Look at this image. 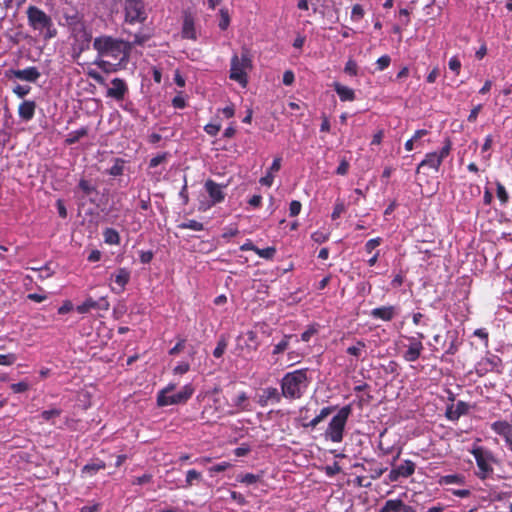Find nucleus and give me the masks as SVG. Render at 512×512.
Masks as SVG:
<instances>
[{
    "label": "nucleus",
    "instance_id": "f03ea898",
    "mask_svg": "<svg viewBox=\"0 0 512 512\" xmlns=\"http://www.w3.org/2000/svg\"><path fill=\"white\" fill-rule=\"evenodd\" d=\"M309 380L304 369L287 373L281 381V390L285 398L299 399L307 390Z\"/></svg>",
    "mask_w": 512,
    "mask_h": 512
},
{
    "label": "nucleus",
    "instance_id": "c756f323",
    "mask_svg": "<svg viewBox=\"0 0 512 512\" xmlns=\"http://www.w3.org/2000/svg\"><path fill=\"white\" fill-rule=\"evenodd\" d=\"M331 413V408L330 407H325L323 408L320 413L314 417L310 423L308 424V426L314 428L316 427L320 422H322L329 414Z\"/></svg>",
    "mask_w": 512,
    "mask_h": 512
},
{
    "label": "nucleus",
    "instance_id": "338daca9",
    "mask_svg": "<svg viewBox=\"0 0 512 512\" xmlns=\"http://www.w3.org/2000/svg\"><path fill=\"white\" fill-rule=\"evenodd\" d=\"M281 168V158L280 157H276L274 160H273V163L272 165L270 166L268 172H271V174H275L277 173Z\"/></svg>",
    "mask_w": 512,
    "mask_h": 512
},
{
    "label": "nucleus",
    "instance_id": "4468645a",
    "mask_svg": "<svg viewBox=\"0 0 512 512\" xmlns=\"http://www.w3.org/2000/svg\"><path fill=\"white\" fill-rule=\"evenodd\" d=\"M12 75L22 81L35 82L40 77V72L35 67H28L22 70H12Z\"/></svg>",
    "mask_w": 512,
    "mask_h": 512
},
{
    "label": "nucleus",
    "instance_id": "bb28decb",
    "mask_svg": "<svg viewBox=\"0 0 512 512\" xmlns=\"http://www.w3.org/2000/svg\"><path fill=\"white\" fill-rule=\"evenodd\" d=\"M104 241L110 245H116L120 241L118 232L114 229L108 228L103 233Z\"/></svg>",
    "mask_w": 512,
    "mask_h": 512
},
{
    "label": "nucleus",
    "instance_id": "473e14b6",
    "mask_svg": "<svg viewBox=\"0 0 512 512\" xmlns=\"http://www.w3.org/2000/svg\"><path fill=\"white\" fill-rule=\"evenodd\" d=\"M259 479H260V476L252 474V473H246V474H243V475H239L237 477V480L239 482L247 484V485L256 483L257 481H259Z\"/></svg>",
    "mask_w": 512,
    "mask_h": 512
},
{
    "label": "nucleus",
    "instance_id": "dca6fc26",
    "mask_svg": "<svg viewBox=\"0 0 512 512\" xmlns=\"http://www.w3.org/2000/svg\"><path fill=\"white\" fill-rule=\"evenodd\" d=\"M370 315L373 318L381 319L383 321H390L396 315V308L394 306L374 308Z\"/></svg>",
    "mask_w": 512,
    "mask_h": 512
},
{
    "label": "nucleus",
    "instance_id": "8fccbe9b",
    "mask_svg": "<svg viewBox=\"0 0 512 512\" xmlns=\"http://www.w3.org/2000/svg\"><path fill=\"white\" fill-rule=\"evenodd\" d=\"M226 347H227V344H226L225 340H220L218 342L216 348L213 351V355L216 358H220L224 354Z\"/></svg>",
    "mask_w": 512,
    "mask_h": 512
},
{
    "label": "nucleus",
    "instance_id": "f3484780",
    "mask_svg": "<svg viewBox=\"0 0 512 512\" xmlns=\"http://www.w3.org/2000/svg\"><path fill=\"white\" fill-rule=\"evenodd\" d=\"M36 104L34 101H24L19 105L18 114L24 121H29L34 117Z\"/></svg>",
    "mask_w": 512,
    "mask_h": 512
},
{
    "label": "nucleus",
    "instance_id": "e433bc0d",
    "mask_svg": "<svg viewBox=\"0 0 512 512\" xmlns=\"http://www.w3.org/2000/svg\"><path fill=\"white\" fill-rule=\"evenodd\" d=\"M344 72L350 76H355L358 73V65L355 60L349 59L344 67Z\"/></svg>",
    "mask_w": 512,
    "mask_h": 512
},
{
    "label": "nucleus",
    "instance_id": "9b49d317",
    "mask_svg": "<svg viewBox=\"0 0 512 512\" xmlns=\"http://www.w3.org/2000/svg\"><path fill=\"white\" fill-rule=\"evenodd\" d=\"M127 92L128 87L125 81L120 78H114L111 81V87L107 90V96L117 101H121L124 99Z\"/></svg>",
    "mask_w": 512,
    "mask_h": 512
},
{
    "label": "nucleus",
    "instance_id": "37998d69",
    "mask_svg": "<svg viewBox=\"0 0 512 512\" xmlns=\"http://www.w3.org/2000/svg\"><path fill=\"white\" fill-rule=\"evenodd\" d=\"M448 66L451 71L455 72L456 74H459L461 69V62L457 56H453L452 58H450Z\"/></svg>",
    "mask_w": 512,
    "mask_h": 512
},
{
    "label": "nucleus",
    "instance_id": "58836bf2",
    "mask_svg": "<svg viewBox=\"0 0 512 512\" xmlns=\"http://www.w3.org/2000/svg\"><path fill=\"white\" fill-rule=\"evenodd\" d=\"M31 269L33 271L39 272L40 279L49 278L54 274V271L48 265H45L44 267H41V268H31Z\"/></svg>",
    "mask_w": 512,
    "mask_h": 512
},
{
    "label": "nucleus",
    "instance_id": "1a4fd4ad",
    "mask_svg": "<svg viewBox=\"0 0 512 512\" xmlns=\"http://www.w3.org/2000/svg\"><path fill=\"white\" fill-rule=\"evenodd\" d=\"M418 337H408L409 344L407 346V350L403 354V358L407 362H414L416 361L422 351H423V344L421 342V339L424 338V335L422 333L417 334Z\"/></svg>",
    "mask_w": 512,
    "mask_h": 512
},
{
    "label": "nucleus",
    "instance_id": "c9c22d12",
    "mask_svg": "<svg viewBox=\"0 0 512 512\" xmlns=\"http://www.w3.org/2000/svg\"><path fill=\"white\" fill-rule=\"evenodd\" d=\"M81 28V33L79 34V37H74L77 41L88 44L92 38L91 32L85 27L83 24Z\"/></svg>",
    "mask_w": 512,
    "mask_h": 512
},
{
    "label": "nucleus",
    "instance_id": "393cba45",
    "mask_svg": "<svg viewBox=\"0 0 512 512\" xmlns=\"http://www.w3.org/2000/svg\"><path fill=\"white\" fill-rule=\"evenodd\" d=\"M403 478L411 476L415 471V463L411 460H405L396 467Z\"/></svg>",
    "mask_w": 512,
    "mask_h": 512
},
{
    "label": "nucleus",
    "instance_id": "79ce46f5",
    "mask_svg": "<svg viewBox=\"0 0 512 512\" xmlns=\"http://www.w3.org/2000/svg\"><path fill=\"white\" fill-rule=\"evenodd\" d=\"M382 242V239L380 237L373 238L367 241L365 244V250L367 253H372V251L378 247Z\"/></svg>",
    "mask_w": 512,
    "mask_h": 512
},
{
    "label": "nucleus",
    "instance_id": "5fc2aeb1",
    "mask_svg": "<svg viewBox=\"0 0 512 512\" xmlns=\"http://www.w3.org/2000/svg\"><path fill=\"white\" fill-rule=\"evenodd\" d=\"M220 14H221V19L219 22V27L222 30H225L229 26L230 18H229L227 11H225V10H221Z\"/></svg>",
    "mask_w": 512,
    "mask_h": 512
},
{
    "label": "nucleus",
    "instance_id": "13d9d810",
    "mask_svg": "<svg viewBox=\"0 0 512 512\" xmlns=\"http://www.w3.org/2000/svg\"><path fill=\"white\" fill-rule=\"evenodd\" d=\"M231 466L230 463L228 462H222V463H219V464H216L214 466H212L209 471L211 473L215 472V473H218V472H222V471H225L227 470L229 467Z\"/></svg>",
    "mask_w": 512,
    "mask_h": 512
},
{
    "label": "nucleus",
    "instance_id": "a878e982",
    "mask_svg": "<svg viewBox=\"0 0 512 512\" xmlns=\"http://www.w3.org/2000/svg\"><path fill=\"white\" fill-rule=\"evenodd\" d=\"M104 468H105V463L103 461L88 463L83 467L82 473L87 476H93L99 470L104 469Z\"/></svg>",
    "mask_w": 512,
    "mask_h": 512
},
{
    "label": "nucleus",
    "instance_id": "72a5a7b5",
    "mask_svg": "<svg viewBox=\"0 0 512 512\" xmlns=\"http://www.w3.org/2000/svg\"><path fill=\"white\" fill-rule=\"evenodd\" d=\"M30 383L27 380L20 381L18 383H14L10 386L11 390L14 393H23L30 389Z\"/></svg>",
    "mask_w": 512,
    "mask_h": 512
},
{
    "label": "nucleus",
    "instance_id": "a211bd4d",
    "mask_svg": "<svg viewBox=\"0 0 512 512\" xmlns=\"http://www.w3.org/2000/svg\"><path fill=\"white\" fill-rule=\"evenodd\" d=\"M442 161L443 159L440 158L437 152L428 153L418 165L417 172H419L420 168L425 166L438 170Z\"/></svg>",
    "mask_w": 512,
    "mask_h": 512
},
{
    "label": "nucleus",
    "instance_id": "4c0bfd02",
    "mask_svg": "<svg viewBox=\"0 0 512 512\" xmlns=\"http://www.w3.org/2000/svg\"><path fill=\"white\" fill-rule=\"evenodd\" d=\"M364 16V9L361 5L359 4H356L352 7V11H351V20L353 22H357L359 21L360 19H362Z\"/></svg>",
    "mask_w": 512,
    "mask_h": 512
},
{
    "label": "nucleus",
    "instance_id": "412c9836",
    "mask_svg": "<svg viewBox=\"0 0 512 512\" xmlns=\"http://www.w3.org/2000/svg\"><path fill=\"white\" fill-rule=\"evenodd\" d=\"M182 37L186 39H197V34L194 27V21L190 16H186L182 27Z\"/></svg>",
    "mask_w": 512,
    "mask_h": 512
},
{
    "label": "nucleus",
    "instance_id": "3c124183",
    "mask_svg": "<svg viewBox=\"0 0 512 512\" xmlns=\"http://www.w3.org/2000/svg\"><path fill=\"white\" fill-rule=\"evenodd\" d=\"M86 133H87V131L84 128H82L78 131L72 132L69 134V138L67 139V141L69 143H74L77 140H79L81 137H83Z\"/></svg>",
    "mask_w": 512,
    "mask_h": 512
},
{
    "label": "nucleus",
    "instance_id": "7ed1b4c3",
    "mask_svg": "<svg viewBox=\"0 0 512 512\" xmlns=\"http://www.w3.org/2000/svg\"><path fill=\"white\" fill-rule=\"evenodd\" d=\"M27 18L29 25L34 30L44 33L45 39H51L56 36L57 30L53 25L52 19L38 7L29 6L27 8Z\"/></svg>",
    "mask_w": 512,
    "mask_h": 512
},
{
    "label": "nucleus",
    "instance_id": "f704fd0d",
    "mask_svg": "<svg viewBox=\"0 0 512 512\" xmlns=\"http://www.w3.org/2000/svg\"><path fill=\"white\" fill-rule=\"evenodd\" d=\"M17 360V356L14 353L0 354V365L11 366Z\"/></svg>",
    "mask_w": 512,
    "mask_h": 512
},
{
    "label": "nucleus",
    "instance_id": "0e129e2a",
    "mask_svg": "<svg viewBox=\"0 0 512 512\" xmlns=\"http://www.w3.org/2000/svg\"><path fill=\"white\" fill-rule=\"evenodd\" d=\"M150 480H151V475L144 474V475H142L140 477L134 478L133 481H132V484H134V485H143V484L148 483Z\"/></svg>",
    "mask_w": 512,
    "mask_h": 512
},
{
    "label": "nucleus",
    "instance_id": "6e6552de",
    "mask_svg": "<svg viewBox=\"0 0 512 512\" xmlns=\"http://www.w3.org/2000/svg\"><path fill=\"white\" fill-rule=\"evenodd\" d=\"M125 18L131 24L145 20V12L141 0H125Z\"/></svg>",
    "mask_w": 512,
    "mask_h": 512
},
{
    "label": "nucleus",
    "instance_id": "774afa93",
    "mask_svg": "<svg viewBox=\"0 0 512 512\" xmlns=\"http://www.w3.org/2000/svg\"><path fill=\"white\" fill-rule=\"evenodd\" d=\"M273 180H274V175L271 174V172H267V174L264 177H262L259 182L262 185L270 187L273 183Z\"/></svg>",
    "mask_w": 512,
    "mask_h": 512
},
{
    "label": "nucleus",
    "instance_id": "20e7f679",
    "mask_svg": "<svg viewBox=\"0 0 512 512\" xmlns=\"http://www.w3.org/2000/svg\"><path fill=\"white\" fill-rule=\"evenodd\" d=\"M175 384H169L157 396L158 406H169L182 404L188 401L194 393V387L191 384L185 385L179 392L173 393Z\"/></svg>",
    "mask_w": 512,
    "mask_h": 512
},
{
    "label": "nucleus",
    "instance_id": "2f4dec72",
    "mask_svg": "<svg viewBox=\"0 0 512 512\" xmlns=\"http://www.w3.org/2000/svg\"><path fill=\"white\" fill-rule=\"evenodd\" d=\"M255 253L261 258L272 259L276 253V249L274 247H267L264 249L257 247V249H255Z\"/></svg>",
    "mask_w": 512,
    "mask_h": 512
},
{
    "label": "nucleus",
    "instance_id": "680f3d73",
    "mask_svg": "<svg viewBox=\"0 0 512 512\" xmlns=\"http://www.w3.org/2000/svg\"><path fill=\"white\" fill-rule=\"evenodd\" d=\"M340 466L337 463L325 467V473L332 477L340 472Z\"/></svg>",
    "mask_w": 512,
    "mask_h": 512
},
{
    "label": "nucleus",
    "instance_id": "ddd939ff",
    "mask_svg": "<svg viewBox=\"0 0 512 512\" xmlns=\"http://www.w3.org/2000/svg\"><path fill=\"white\" fill-rule=\"evenodd\" d=\"M205 188L209 194L212 204H217L224 200L225 195L223 192V186H220L212 180H207Z\"/></svg>",
    "mask_w": 512,
    "mask_h": 512
},
{
    "label": "nucleus",
    "instance_id": "69168bd1",
    "mask_svg": "<svg viewBox=\"0 0 512 512\" xmlns=\"http://www.w3.org/2000/svg\"><path fill=\"white\" fill-rule=\"evenodd\" d=\"M294 73L291 70H287L283 74V83L287 86L291 85L294 82Z\"/></svg>",
    "mask_w": 512,
    "mask_h": 512
},
{
    "label": "nucleus",
    "instance_id": "a18cd8bd",
    "mask_svg": "<svg viewBox=\"0 0 512 512\" xmlns=\"http://www.w3.org/2000/svg\"><path fill=\"white\" fill-rule=\"evenodd\" d=\"M345 212V205L342 201H337L336 204H335V207H334V210L331 214V217L333 220L337 219L340 217V215L342 213Z\"/></svg>",
    "mask_w": 512,
    "mask_h": 512
},
{
    "label": "nucleus",
    "instance_id": "5701e85b",
    "mask_svg": "<svg viewBox=\"0 0 512 512\" xmlns=\"http://www.w3.org/2000/svg\"><path fill=\"white\" fill-rule=\"evenodd\" d=\"M269 400H279V394L276 388L269 387L264 389L259 398V403L261 405H266Z\"/></svg>",
    "mask_w": 512,
    "mask_h": 512
},
{
    "label": "nucleus",
    "instance_id": "7c9ffc66",
    "mask_svg": "<svg viewBox=\"0 0 512 512\" xmlns=\"http://www.w3.org/2000/svg\"><path fill=\"white\" fill-rule=\"evenodd\" d=\"M291 338H292V336L285 335L282 338V340L274 346V349H273L272 353L274 355H277V354H280V353L284 352L288 348L289 342H290Z\"/></svg>",
    "mask_w": 512,
    "mask_h": 512
},
{
    "label": "nucleus",
    "instance_id": "052dcab7",
    "mask_svg": "<svg viewBox=\"0 0 512 512\" xmlns=\"http://www.w3.org/2000/svg\"><path fill=\"white\" fill-rule=\"evenodd\" d=\"M166 160V154H159L150 160L149 166L151 168L157 167Z\"/></svg>",
    "mask_w": 512,
    "mask_h": 512
},
{
    "label": "nucleus",
    "instance_id": "9d476101",
    "mask_svg": "<svg viewBox=\"0 0 512 512\" xmlns=\"http://www.w3.org/2000/svg\"><path fill=\"white\" fill-rule=\"evenodd\" d=\"M229 407L231 409L228 410L227 412L223 413L222 415H233L240 411H250L251 410L248 396L245 392H240L237 395H235L232 398L231 404H229Z\"/></svg>",
    "mask_w": 512,
    "mask_h": 512
},
{
    "label": "nucleus",
    "instance_id": "bf43d9fd",
    "mask_svg": "<svg viewBox=\"0 0 512 512\" xmlns=\"http://www.w3.org/2000/svg\"><path fill=\"white\" fill-rule=\"evenodd\" d=\"M30 91V87L28 86H22V85H17L16 87H14L13 89V92L19 96V97H24L26 96Z\"/></svg>",
    "mask_w": 512,
    "mask_h": 512
},
{
    "label": "nucleus",
    "instance_id": "c85d7f7f",
    "mask_svg": "<svg viewBox=\"0 0 512 512\" xmlns=\"http://www.w3.org/2000/svg\"><path fill=\"white\" fill-rule=\"evenodd\" d=\"M99 306L100 305L97 301L93 300L92 298H88L81 305H78L76 310L78 313L84 314Z\"/></svg>",
    "mask_w": 512,
    "mask_h": 512
},
{
    "label": "nucleus",
    "instance_id": "4d7b16f0",
    "mask_svg": "<svg viewBox=\"0 0 512 512\" xmlns=\"http://www.w3.org/2000/svg\"><path fill=\"white\" fill-rule=\"evenodd\" d=\"M481 109H482V105L481 104L476 105L471 110L470 114L468 115V118H467L468 121L471 122V123L475 122L477 120V117H478Z\"/></svg>",
    "mask_w": 512,
    "mask_h": 512
},
{
    "label": "nucleus",
    "instance_id": "603ef678",
    "mask_svg": "<svg viewBox=\"0 0 512 512\" xmlns=\"http://www.w3.org/2000/svg\"><path fill=\"white\" fill-rule=\"evenodd\" d=\"M301 207H302V205L299 201H296V200L292 201L290 203V207H289L290 216H292V217L297 216L301 211Z\"/></svg>",
    "mask_w": 512,
    "mask_h": 512
},
{
    "label": "nucleus",
    "instance_id": "4be33fe9",
    "mask_svg": "<svg viewBox=\"0 0 512 512\" xmlns=\"http://www.w3.org/2000/svg\"><path fill=\"white\" fill-rule=\"evenodd\" d=\"M65 20L68 27L71 29L72 35L74 37H78L77 27H82L84 24L80 16L77 13L73 15H66Z\"/></svg>",
    "mask_w": 512,
    "mask_h": 512
},
{
    "label": "nucleus",
    "instance_id": "a19ab883",
    "mask_svg": "<svg viewBox=\"0 0 512 512\" xmlns=\"http://www.w3.org/2000/svg\"><path fill=\"white\" fill-rule=\"evenodd\" d=\"M182 228L191 229L194 231L203 230V224L196 220H189L181 225Z\"/></svg>",
    "mask_w": 512,
    "mask_h": 512
},
{
    "label": "nucleus",
    "instance_id": "2eb2a0df",
    "mask_svg": "<svg viewBox=\"0 0 512 512\" xmlns=\"http://www.w3.org/2000/svg\"><path fill=\"white\" fill-rule=\"evenodd\" d=\"M112 278L118 286V289L115 287H112L111 289L113 291L121 292L130 279V271L126 268H120L112 275Z\"/></svg>",
    "mask_w": 512,
    "mask_h": 512
},
{
    "label": "nucleus",
    "instance_id": "09e8293b",
    "mask_svg": "<svg viewBox=\"0 0 512 512\" xmlns=\"http://www.w3.org/2000/svg\"><path fill=\"white\" fill-rule=\"evenodd\" d=\"M462 482V477L459 476V475H446L444 477H442L441 479V483H445V484H457V483H461Z\"/></svg>",
    "mask_w": 512,
    "mask_h": 512
},
{
    "label": "nucleus",
    "instance_id": "f8f14e48",
    "mask_svg": "<svg viewBox=\"0 0 512 512\" xmlns=\"http://www.w3.org/2000/svg\"><path fill=\"white\" fill-rule=\"evenodd\" d=\"M379 512H416V510L400 499H390L384 503Z\"/></svg>",
    "mask_w": 512,
    "mask_h": 512
},
{
    "label": "nucleus",
    "instance_id": "6e6d98bb",
    "mask_svg": "<svg viewBox=\"0 0 512 512\" xmlns=\"http://www.w3.org/2000/svg\"><path fill=\"white\" fill-rule=\"evenodd\" d=\"M190 365L187 362H181L177 366H175L173 372L174 374H185L189 371Z\"/></svg>",
    "mask_w": 512,
    "mask_h": 512
},
{
    "label": "nucleus",
    "instance_id": "49530a36",
    "mask_svg": "<svg viewBox=\"0 0 512 512\" xmlns=\"http://www.w3.org/2000/svg\"><path fill=\"white\" fill-rule=\"evenodd\" d=\"M391 59L388 55H383L378 58L376 64L379 71H383L390 65Z\"/></svg>",
    "mask_w": 512,
    "mask_h": 512
},
{
    "label": "nucleus",
    "instance_id": "f257e3e1",
    "mask_svg": "<svg viewBox=\"0 0 512 512\" xmlns=\"http://www.w3.org/2000/svg\"><path fill=\"white\" fill-rule=\"evenodd\" d=\"M93 47L98 53L94 64L105 73H113L121 69L128 61L130 44L111 36H100L94 39Z\"/></svg>",
    "mask_w": 512,
    "mask_h": 512
},
{
    "label": "nucleus",
    "instance_id": "c03bdc74",
    "mask_svg": "<svg viewBox=\"0 0 512 512\" xmlns=\"http://www.w3.org/2000/svg\"><path fill=\"white\" fill-rule=\"evenodd\" d=\"M123 173V162L116 160L113 166L109 169V174L112 176H119Z\"/></svg>",
    "mask_w": 512,
    "mask_h": 512
},
{
    "label": "nucleus",
    "instance_id": "e2e57ef3",
    "mask_svg": "<svg viewBox=\"0 0 512 512\" xmlns=\"http://www.w3.org/2000/svg\"><path fill=\"white\" fill-rule=\"evenodd\" d=\"M88 76L90 78H92L93 80H95L97 83L103 85L105 84V80L104 78L95 70H92L90 69L88 72H87Z\"/></svg>",
    "mask_w": 512,
    "mask_h": 512
},
{
    "label": "nucleus",
    "instance_id": "423d86ee",
    "mask_svg": "<svg viewBox=\"0 0 512 512\" xmlns=\"http://www.w3.org/2000/svg\"><path fill=\"white\" fill-rule=\"evenodd\" d=\"M349 406L342 407L338 413L330 420L324 433V438L333 443H340L343 440L344 429L350 415Z\"/></svg>",
    "mask_w": 512,
    "mask_h": 512
},
{
    "label": "nucleus",
    "instance_id": "39448f33",
    "mask_svg": "<svg viewBox=\"0 0 512 512\" xmlns=\"http://www.w3.org/2000/svg\"><path fill=\"white\" fill-rule=\"evenodd\" d=\"M252 69V61L248 52H243L240 56L234 54L230 63V79L246 87L248 83V72Z\"/></svg>",
    "mask_w": 512,
    "mask_h": 512
},
{
    "label": "nucleus",
    "instance_id": "cd10ccee",
    "mask_svg": "<svg viewBox=\"0 0 512 512\" xmlns=\"http://www.w3.org/2000/svg\"><path fill=\"white\" fill-rule=\"evenodd\" d=\"M201 479H202L201 473L196 471V470H194V469H191V470L187 471L184 487L185 488L191 487L196 482L201 481Z\"/></svg>",
    "mask_w": 512,
    "mask_h": 512
},
{
    "label": "nucleus",
    "instance_id": "ea45409f",
    "mask_svg": "<svg viewBox=\"0 0 512 512\" xmlns=\"http://www.w3.org/2000/svg\"><path fill=\"white\" fill-rule=\"evenodd\" d=\"M60 414H61V410L60 409L53 408V409H50V410L43 411L41 413V417L44 420H46V421H50L53 418L58 417Z\"/></svg>",
    "mask_w": 512,
    "mask_h": 512
},
{
    "label": "nucleus",
    "instance_id": "864d4df0",
    "mask_svg": "<svg viewBox=\"0 0 512 512\" xmlns=\"http://www.w3.org/2000/svg\"><path fill=\"white\" fill-rule=\"evenodd\" d=\"M365 345L362 342H358L355 346H351L347 349V352L353 356H359L364 349Z\"/></svg>",
    "mask_w": 512,
    "mask_h": 512
},
{
    "label": "nucleus",
    "instance_id": "aec40b11",
    "mask_svg": "<svg viewBox=\"0 0 512 512\" xmlns=\"http://www.w3.org/2000/svg\"><path fill=\"white\" fill-rule=\"evenodd\" d=\"M492 430L505 437L507 441H509V438L512 434V426L506 422V421H496L491 425Z\"/></svg>",
    "mask_w": 512,
    "mask_h": 512
},
{
    "label": "nucleus",
    "instance_id": "0eeeda50",
    "mask_svg": "<svg viewBox=\"0 0 512 512\" xmlns=\"http://www.w3.org/2000/svg\"><path fill=\"white\" fill-rule=\"evenodd\" d=\"M472 454L479 470L477 472L478 477L481 479L487 478L493 472V457L491 453L481 447H477L472 450Z\"/></svg>",
    "mask_w": 512,
    "mask_h": 512
},
{
    "label": "nucleus",
    "instance_id": "b1692460",
    "mask_svg": "<svg viewBox=\"0 0 512 512\" xmlns=\"http://www.w3.org/2000/svg\"><path fill=\"white\" fill-rule=\"evenodd\" d=\"M428 134L426 129L417 130L411 139L407 140L405 143V149L407 151H412L414 149V144L417 143L420 145V140Z\"/></svg>",
    "mask_w": 512,
    "mask_h": 512
},
{
    "label": "nucleus",
    "instance_id": "de8ad7c7",
    "mask_svg": "<svg viewBox=\"0 0 512 512\" xmlns=\"http://www.w3.org/2000/svg\"><path fill=\"white\" fill-rule=\"evenodd\" d=\"M497 197L502 203H506L508 201V193L505 187L501 183H497Z\"/></svg>",
    "mask_w": 512,
    "mask_h": 512
},
{
    "label": "nucleus",
    "instance_id": "6ab92c4d",
    "mask_svg": "<svg viewBox=\"0 0 512 512\" xmlns=\"http://www.w3.org/2000/svg\"><path fill=\"white\" fill-rule=\"evenodd\" d=\"M333 87L341 101H353L355 99V92L353 89L338 82H335Z\"/></svg>",
    "mask_w": 512,
    "mask_h": 512
}]
</instances>
